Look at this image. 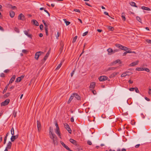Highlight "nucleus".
<instances>
[{
	"mask_svg": "<svg viewBox=\"0 0 151 151\" xmlns=\"http://www.w3.org/2000/svg\"><path fill=\"white\" fill-rule=\"evenodd\" d=\"M96 85V83L95 82H91L90 85L89 86V88H94Z\"/></svg>",
	"mask_w": 151,
	"mask_h": 151,
	"instance_id": "nucleus-17",
	"label": "nucleus"
},
{
	"mask_svg": "<svg viewBox=\"0 0 151 151\" xmlns=\"http://www.w3.org/2000/svg\"><path fill=\"white\" fill-rule=\"evenodd\" d=\"M78 37L77 36H75L73 38V41H72V43H74L75 42H76V39H77V38Z\"/></svg>",
	"mask_w": 151,
	"mask_h": 151,
	"instance_id": "nucleus-39",
	"label": "nucleus"
},
{
	"mask_svg": "<svg viewBox=\"0 0 151 151\" xmlns=\"http://www.w3.org/2000/svg\"><path fill=\"white\" fill-rule=\"evenodd\" d=\"M133 6H134L136 7H137V6L136 5L135 3L134 2H133Z\"/></svg>",
	"mask_w": 151,
	"mask_h": 151,
	"instance_id": "nucleus-60",
	"label": "nucleus"
},
{
	"mask_svg": "<svg viewBox=\"0 0 151 151\" xmlns=\"http://www.w3.org/2000/svg\"><path fill=\"white\" fill-rule=\"evenodd\" d=\"M63 20L64 21L66 26L68 25L70 23V22L67 21L66 19H63Z\"/></svg>",
	"mask_w": 151,
	"mask_h": 151,
	"instance_id": "nucleus-26",
	"label": "nucleus"
},
{
	"mask_svg": "<svg viewBox=\"0 0 151 151\" xmlns=\"http://www.w3.org/2000/svg\"><path fill=\"white\" fill-rule=\"evenodd\" d=\"M32 22L33 23V24L35 25L36 26H38L39 25V24L38 22L35 19H32Z\"/></svg>",
	"mask_w": 151,
	"mask_h": 151,
	"instance_id": "nucleus-13",
	"label": "nucleus"
},
{
	"mask_svg": "<svg viewBox=\"0 0 151 151\" xmlns=\"http://www.w3.org/2000/svg\"><path fill=\"white\" fill-rule=\"evenodd\" d=\"M124 15L125 14L123 12L122 14V19L123 21H125L126 20V18Z\"/></svg>",
	"mask_w": 151,
	"mask_h": 151,
	"instance_id": "nucleus-31",
	"label": "nucleus"
},
{
	"mask_svg": "<svg viewBox=\"0 0 151 151\" xmlns=\"http://www.w3.org/2000/svg\"><path fill=\"white\" fill-rule=\"evenodd\" d=\"M43 53V52L41 51H39V52H37L35 53V58L36 60H38L40 56L41 55V54Z\"/></svg>",
	"mask_w": 151,
	"mask_h": 151,
	"instance_id": "nucleus-7",
	"label": "nucleus"
},
{
	"mask_svg": "<svg viewBox=\"0 0 151 151\" xmlns=\"http://www.w3.org/2000/svg\"><path fill=\"white\" fill-rule=\"evenodd\" d=\"M119 73L118 72H114L110 76V78H113L114 77L116 76L117 74H118Z\"/></svg>",
	"mask_w": 151,
	"mask_h": 151,
	"instance_id": "nucleus-23",
	"label": "nucleus"
},
{
	"mask_svg": "<svg viewBox=\"0 0 151 151\" xmlns=\"http://www.w3.org/2000/svg\"><path fill=\"white\" fill-rule=\"evenodd\" d=\"M11 9H17V7L15 6H13L12 5V6H11Z\"/></svg>",
	"mask_w": 151,
	"mask_h": 151,
	"instance_id": "nucleus-55",
	"label": "nucleus"
},
{
	"mask_svg": "<svg viewBox=\"0 0 151 151\" xmlns=\"http://www.w3.org/2000/svg\"><path fill=\"white\" fill-rule=\"evenodd\" d=\"M9 15L11 18H13L15 15L14 12L12 11H10L9 12Z\"/></svg>",
	"mask_w": 151,
	"mask_h": 151,
	"instance_id": "nucleus-22",
	"label": "nucleus"
},
{
	"mask_svg": "<svg viewBox=\"0 0 151 151\" xmlns=\"http://www.w3.org/2000/svg\"><path fill=\"white\" fill-rule=\"evenodd\" d=\"M69 141L72 144L75 145L76 146H78V144L77 143V142L75 140L70 138V139Z\"/></svg>",
	"mask_w": 151,
	"mask_h": 151,
	"instance_id": "nucleus-11",
	"label": "nucleus"
},
{
	"mask_svg": "<svg viewBox=\"0 0 151 151\" xmlns=\"http://www.w3.org/2000/svg\"><path fill=\"white\" fill-rule=\"evenodd\" d=\"M143 68L138 67L136 68V70L138 71L143 70Z\"/></svg>",
	"mask_w": 151,
	"mask_h": 151,
	"instance_id": "nucleus-40",
	"label": "nucleus"
},
{
	"mask_svg": "<svg viewBox=\"0 0 151 151\" xmlns=\"http://www.w3.org/2000/svg\"><path fill=\"white\" fill-rule=\"evenodd\" d=\"M98 79L100 81H104L106 80H108L109 78L106 76H101L99 77Z\"/></svg>",
	"mask_w": 151,
	"mask_h": 151,
	"instance_id": "nucleus-2",
	"label": "nucleus"
},
{
	"mask_svg": "<svg viewBox=\"0 0 151 151\" xmlns=\"http://www.w3.org/2000/svg\"><path fill=\"white\" fill-rule=\"evenodd\" d=\"M53 129L51 127H49V133H50V132H53Z\"/></svg>",
	"mask_w": 151,
	"mask_h": 151,
	"instance_id": "nucleus-56",
	"label": "nucleus"
},
{
	"mask_svg": "<svg viewBox=\"0 0 151 151\" xmlns=\"http://www.w3.org/2000/svg\"><path fill=\"white\" fill-rule=\"evenodd\" d=\"M22 52L24 53H26L27 52V51L26 50H23Z\"/></svg>",
	"mask_w": 151,
	"mask_h": 151,
	"instance_id": "nucleus-61",
	"label": "nucleus"
},
{
	"mask_svg": "<svg viewBox=\"0 0 151 151\" xmlns=\"http://www.w3.org/2000/svg\"><path fill=\"white\" fill-rule=\"evenodd\" d=\"M49 55H48V53H46L44 57L43 60H42V63L43 64L44 62L45 61V60H47V58L48 57Z\"/></svg>",
	"mask_w": 151,
	"mask_h": 151,
	"instance_id": "nucleus-18",
	"label": "nucleus"
},
{
	"mask_svg": "<svg viewBox=\"0 0 151 151\" xmlns=\"http://www.w3.org/2000/svg\"><path fill=\"white\" fill-rule=\"evenodd\" d=\"M18 18L19 20H20L22 21H24L25 20V16L22 13H20L19 15Z\"/></svg>",
	"mask_w": 151,
	"mask_h": 151,
	"instance_id": "nucleus-6",
	"label": "nucleus"
},
{
	"mask_svg": "<svg viewBox=\"0 0 151 151\" xmlns=\"http://www.w3.org/2000/svg\"><path fill=\"white\" fill-rule=\"evenodd\" d=\"M1 77H5L4 74L3 73H2L1 75Z\"/></svg>",
	"mask_w": 151,
	"mask_h": 151,
	"instance_id": "nucleus-64",
	"label": "nucleus"
},
{
	"mask_svg": "<svg viewBox=\"0 0 151 151\" xmlns=\"http://www.w3.org/2000/svg\"><path fill=\"white\" fill-rule=\"evenodd\" d=\"M43 26L42 24H41L40 25V28L41 30H43Z\"/></svg>",
	"mask_w": 151,
	"mask_h": 151,
	"instance_id": "nucleus-54",
	"label": "nucleus"
},
{
	"mask_svg": "<svg viewBox=\"0 0 151 151\" xmlns=\"http://www.w3.org/2000/svg\"><path fill=\"white\" fill-rule=\"evenodd\" d=\"M17 113V112L16 111H14V113L13 114V116L14 118H15L16 116Z\"/></svg>",
	"mask_w": 151,
	"mask_h": 151,
	"instance_id": "nucleus-46",
	"label": "nucleus"
},
{
	"mask_svg": "<svg viewBox=\"0 0 151 151\" xmlns=\"http://www.w3.org/2000/svg\"><path fill=\"white\" fill-rule=\"evenodd\" d=\"M73 97L72 94V95L70 96L68 101V102H67L68 104H69L70 102L71 101H72V100L73 99Z\"/></svg>",
	"mask_w": 151,
	"mask_h": 151,
	"instance_id": "nucleus-29",
	"label": "nucleus"
},
{
	"mask_svg": "<svg viewBox=\"0 0 151 151\" xmlns=\"http://www.w3.org/2000/svg\"><path fill=\"white\" fill-rule=\"evenodd\" d=\"M12 143L11 142H9L7 145V147L6 148L8 149H10L11 148Z\"/></svg>",
	"mask_w": 151,
	"mask_h": 151,
	"instance_id": "nucleus-19",
	"label": "nucleus"
},
{
	"mask_svg": "<svg viewBox=\"0 0 151 151\" xmlns=\"http://www.w3.org/2000/svg\"><path fill=\"white\" fill-rule=\"evenodd\" d=\"M10 102V99H6L5 101L2 102L1 104V106H3L7 105H8Z\"/></svg>",
	"mask_w": 151,
	"mask_h": 151,
	"instance_id": "nucleus-3",
	"label": "nucleus"
},
{
	"mask_svg": "<svg viewBox=\"0 0 151 151\" xmlns=\"http://www.w3.org/2000/svg\"><path fill=\"white\" fill-rule=\"evenodd\" d=\"M21 79L20 78H19V77H18L17 78L16 80L15 81V82H19L21 81Z\"/></svg>",
	"mask_w": 151,
	"mask_h": 151,
	"instance_id": "nucleus-41",
	"label": "nucleus"
},
{
	"mask_svg": "<svg viewBox=\"0 0 151 151\" xmlns=\"http://www.w3.org/2000/svg\"><path fill=\"white\" fill-rule=\"evenodd\" d=\"M24 32L25 35L29 37L32 39V35L31 34H28L26 30H24Z\"/></svg>",
	"mask_w": 151,
	"mask_h": 151,
	"instance_id": "nucleus-16",
	"label": "nucleus"
},
{
	"mask_svg": "<svg viewBox=\"0 0 151 151\" xmlns=\"http://www.w3.org/2000/svg\"><path fill=\"white\" fill-rule=\"evenodd\" d=\"M132 74V73H129V74H126V73L125 72V73H122L121 75V76L122 77H125L127 76H129V75H131Z\"/></svg>",
	"mask_w": 151,
	"mask_h": 151,
	"instance_id": "nucleus-21",
	"label": "nucleus"
},
{
	"mask_svg": "<svg viewBox=\"0 0 151 151\" xmlns=\"http://www.w3.org/2000/svg\"><path fill=\"white\" fill-rule=\"evenodd\" d=\"M15 78L16 76L15 75H13L12 78L10 79L9 83L10 84L11 83H12V82H13L14 81V80L15 79Z\"/></svg>",
	"mask_w": 151,
	"mask_h": 151,
	"instance_id": "nucleus-14",
	"label": "nucleus"
},
{
	"mask_svg": "<svg viewBox=\"0 0 151 151\" xmlns=\"http://www.w3.org/2000/svg\"><path fill=\"white\" fill-rule=\"evenodd\" d=\"M136 18L137 20L139 22H140L141 23H142V22H141V19L140 18V17H136Z\"/></svg>",
	"mask_w": 151,
	"mask_h": 151,
	"instance_id": "nucleus-42",
	"label": "nucleus"
},
{
	"mask_svg": "<svg viewBox=\"0 0 151 151\" xmlns=\"http://www.w3.org/2000/svg\"><path fill=\"white\" fill-rule=\"evenodd\" d=\"M74 11L75 12H78L79 13L80 12V10L79 9H74Z\"/></svg>",
	"mask_w": 151,
	"mask_h": 151,
	"instance_id": "nucleus-59",
	"label": "nucleus"
},
{
	"mask_svg": "<svg viewBox=\"0 0 151 151\" xmlns=\"http://www.w3.org/2000/svg\"><path fill=\"white\" fill-rule=\"evenodd\" d=\"M45 31L46 33V35L47 36L48 35V29H47L46 28V29H45Z\"/></svg>",
	"mask_w": 151,
	"mask_h": 151,
	"instance_id": "nucleus-50",
	"label": "nucleus"
},
{
	"mask_svg": "<svg viewBox=\"0 0 151 151\" xmlns=\"http://www.w3.org/2000/svg\"><path fill=\"white\" fill-rule=\"evenodd\" d=\"M42 22H43L45 26V29H46V28L47 29H48V25L45 22V21L44 20H42Z\"/></svg>",
	"mask_w": 151,
	"mask_h": 151,
	"instance_id": "nucleus-32",
	"label": "nucleus"
},
{
	"mask_svg": "<svg viewBox=\"0 0 151 151\" xmlns=\"http://www.w3.org/2000/svg\"><path fill=\"white\" fill-rule=\"evenodd\" d=\"M141 8L143 10H145L147 11H150L151 10L150 9V8L145 6H142Z\"/></svg>",
	"mask_w": 151,
	"mask_h": 151,
	"instance_id": "nucleus-25",
	"label": "nucleus"
},
{
	"mask_svg": "<svg viewBox=\"0 0 151 151\" xmlns=\"http://www.w3.org/2000/svg\"><path fill=\"white\" fill-rule=\"evenodd\" d=\"M56 131H55V133H56L58 134V136L61 138L60 136V132L59 130V128H56Z\"/></svg>",
	"mask_w": 151,
	"mask_h": 151,
	"instance_id": "nucleus-15",
	"label": "nucleus"
},
{
	"mask_svg": "<svg viewBox=\"0 0 151 151\" xmlns=\"http://www.w3.org/2000/svg\"><path fill=\"white\" fill-rule=\"evenodd\" d=\"M108 29L110 31H113L114 30V28L112 27L109 26H108Z\"/></svg>",
	"mask_w": 151,
	"mask_h": 151,
	"instance_id": "nucleus-38",
	"label": "nucleus"
},
{
	"mask_svg": "<svg viewBox=\"0 0 151 151\" xmlns=\"http://www.w3.org/2000/svg\"><path fill=\"white\" fill-rule=\"evenodd\" d=\"M11 6H12V5L10 4H6L5 5V7L7 8L11 9Z\"/></svg>",
	"mask_w": 151,
	"mask_h": 151,
	"instance_id": "nucleus-44",
	"label": "nucleus"
},
{
	"mask_svg": "<svg viewBox=\"0 0 151 151\" xmlns=\"http://www.w3.org/2000/svg\"><path fill=\"white\" fill-rule=\"evenodd\" d=\"M49 134L50 137H53H53H56L55 134L54 133H53V132H50V133H49Z\"/></svg>",
	"mask_w": 151,
	"mask_h": 151,
	"instance_id": "nucleus-28",
	"label": "nucleus"
},
{
	"mask_svg": "<svg viewBox=\"0 0 151 151\" xmlns=\"http://www.w3.org/2000/svg\"><path fill=\"white\" fill-rule=\"evenodd\" d=\"M135 91L136 93H139V91L138 90V88L137 87H136L135 88Z\"/></svg>",
	"mask_w": 151,
	"mask_h": 151,
	"instance_id": "nucleus-58",
	"label": "nucleus"
},
{
	"mask_svg": "<svg viewBox=\"0 0 151 151\" xmlns=\"http://www.w3.org/2000/svg\"><path fill=\"white\" fill-rule=\"evenodd\" d=\"M73 98L74 97L78 100H80L81 99V97L78 93H74L72 94Z\"/></svg>",
	"mask_w": 151,
	"mask_h": 151,
	"instance_id": "nucleus-5",
	"label": "nucleus"
},
{
	"mask_svg": "<svg viewBox=\"0 0 151 151\" xmlns=\"http://www.w3.org/2000/svg\"><path fill=\"white\" fill-rule=\"evenodd\" d=\"M9 84L8 83L5 86L3 92V93H5L6 92V91L7 90V88H8L9 87Z\"/></svg>",
	"mask_w": 151,
	"mask_h": 151,
	"instance_id": "nucleus-24",
	"label": "nucleus"
},
{
	"mask_svg": "<svg viewBox=\"0 0 151 151\" xmlns=\"http://www.w3.org/2000/svg\"><path fill=\"white\" fill-rule=\"evenodd\" d=\"M14 87V86H12L11 87H10L8 89V90L9 91H11V90L13 89Z\"/></svg>",
	"mask_w": 151,
	"mask_h": 151,
	"instance_id": "nucleus-48",
	"label": "nucleus"
},
{
	"mask_svg": "<svg viewBox=\"0 0 151 151\" xmlns=\"http://www.w3.org/2000/svg\"><path fill=\"white\" fill-rule=\"evenodd\" d=\"M125 48H124V49H123V50H124V51H128V50H129V48H128L125 47Z\"/></svg>",
	"mask_w": 151,
	"mask_h": 151,
	"instance_id": "nucleus-51",
	"label": "nucleus"
},
{
	"mask_svg": "<svg viewBox=\"0 0 151 151\" xmlns=\"http://www.w3.org/2000/svg\"><path fill=\"white\" fill-rule=\"evenodd\" d=\"M76 70V69H74V70H73V72L71 73V76L72 77L73 74H74Z\"/></svg>",
	"mask_w": 151,
	"mask_h": 151,
	"instance_id": "nucleus-53",
	"label": "nucleus"
},
{
	"mask_svg": "<svg viewBox=\"0 0 151 151\" xmlns=\"http://www.w3.org/2000/svg\"><path fill=\"white\" fill-rule=\"evenodd\" d=\"M117 67H110L108 68L107 70V71H109L110 70H114L116 69L117 68Z\"/></svg>",
	"mask_w": 151,
	"mask_h": 151,
	"instance_id": "nucleus-30",
	"label": "nucleus"
},
{
	"mask_svg": "<svg viewBox=\"0 0 151 151\" xmlns=\"http://www.w3.org/2000/svg\"><path fill=\"white\" fill-rule=\"evenodd\" d=\"M143 69H144L143 70H145L148 72H150V70L147 68H143Z\"/></svg>",
	"mask_w": 151,
	"mask_h": 151,
	"instance_id": "nucleus-45",
	"label": "nucleus"
},
{
	"mask_svg": "<svg viewBox=\"0 0 151 151\" xmlns=\"http://www.w3.org/2000/svg\"><path fill=\"white\" fill-rule=\"evenodd\" d=\"M60 45L61 47L59 50L60 54H61L63 50V46H64L63 42L62 41H61L60 42Z\"/></svg>",
	"mask_w": 151,
	"mask_h": 151,
	"instance_id": "nucleus-10",
	"label": "nucleus"
},
{
	"mask_svg": "<svg viewBox=\"0 0 151 151\" xmlns=\"http://www.w3.org/2000/svg\"><path fill=\"white\" fill-rule=\"evenodd\" d=\"M92 92L94 95H95L96 94V91L95 90H93L92 91Z\"/></svg>",
	"mask_w": 151,
	"mask_h": 151,
	"instance_id": "nucleus-63",
	"label": "nucleus"
},
{
	"mask_svg": "<svg viewBox=\"0 0 151 151\" xmlns=\"http://www.w3.org/2000/svg\"><path fill=\"white\" fill-rule=\"evenodd\" d=\"M10 93L9 92L7 93L4 94V98H6L7 97H9V96Z\"/></svg>",
	"mask_w": 151,
	"mask_h": 151,
	"instance_id": "nucleus-36",
	"label": "nucleus"
},
{
	"mask_svg": "<svg viewBox=\"0 0 151 151\" xmlns=\"http://www.w3.org/2000/svg\"><path fill=\"white\" fill-rule=\"evenodd\" d=\"M132 53V52L131 51H130V50H128V51H126L125 52H124L123 54V56H124L126 55L127 53Z\"/></svg>",
	"mask_w": 151,
	"mask_h": 151,
	"instance_id": "nucleus-35",
	"label": "nucleus"
},
{
	"mask_svg": "<svg viewBox=\"0 0 151 151\" xmlns=\"http://www.w3.org/2000/svg\"><path fill=\"white\" fill-rule=\"evenodd\" d=\"M87 144L89 145H92V143L90 141L88 140L87 141Z\"/></svg>",
	"mask_w": 151,
	"mask_h": 151,
	"instance_id": "nucleus-62",
	"label": "nucleus"
},
{
	"mask_svg": "<svg viewBox=\"0 0 151 151\" xmlns=\"http://www.w3.org/2000/svg\"><path fill=\"white\" fill-rule=\"evenodd\" d=\"M55 125L56 127V128H59V127H58V124L57 123V121H55Z\"/></svg>",
	"mask_w": 151,
	"mask_h": 151,
	"instance_id": "nucleus-49",
	"label": "nucleus"
},
{
	"mask_svg": "<svg viewBox=\"0 0 151 151\" xmlns=\"http://www.w3.org/2000/svg\"><path fill=\"white\" fill-rule=\"evenodd\" d=\"M119 51V50L118 49H116L113 50V54L116 52H118Z\"/></svg>",
	"mask_w": 151,
	"mask_h": 151,
	"instance_id": "nucleus-47",
	"label": "nucleus"
},
{
	"mask_svg": "<svg viewBox=\"0 0 151 151\" xmlns=\"http://www.w3.org/2000/svg\"><path fill=\"white\" fill-rule=\"evenodd\" d=\"M113 63H114V64H116L117 63H119L121 64L122 63V62L119 59H117V60H115V61L113 62Z\"/></svg>",
	"mask_w": 151,
	"mask_h": 151,
	"instance_id": "nucleus-27",
	"label": "nucleus"
},
{
	"mask_svg": "<svg viewBox=\"0 0 151 151\" xmlns=\"http://www.w3.org/2000/svg\"><path fill=\"white\" fill-rule=\"evenodd\" d=\"M15 139H16V138H15V136H14V135H12L11 138V142H14Z\"/></svg>",
	"mask_w": 151,
	"mask_h": 151,
	"instance_id": "nucleus-34",
	"label": "nucleus"
},
{
	"mask_svg": "<svg viewBox=\"0 0 151 151\" xmlns=\"http://www.w3.org/2000/svg\"><path fill=\"white\" fill-rule=\"evenodd\" d=\"M62 62H61L60 64H59V65H58L57 67L55 69V70H57L59 69L61 67V65H62Z\"/></svg>",
	"mask_w": 151,
	"mask_h": 151,
	"instance_id": "nucleus-33",
	"label": "nucleus"
},
{
	"mask_svg": "<svg viewBox=\"0 0 151 151\" xmlns=\"http://www.w3.org/2000/svg\"><path fill=\"white\" fill-rule=\"evenodd\" d=\"M37 127L38 131L39 132H40L41 129V126L40 121L38 120L37 121Z\"/></svg>",
	"mask_w": 151,
	"mask_h": 151,
	"instance_id": "nucleus-8",
	"label": "nucleus"
},
{
	"mask_svg": "<svg viewBox=\"0 0 151 151\" xmlns=\"http://www.w3.org/2000/svg\"><path fill=\"white\" fill-rule=\"evenodd\" d=\"M146 41L148 44H151V40H146Z\"/></svg>",
	"mask_w": 151,
	"mask_h": 151,
	"instance_id": "nucleus-52",
	"label": "nucleus"
},
{
	"mask_svg": "<svg viewBox=\"0 0 151 151\" xmlns=\"http://www.w3.org/2000/svg\"><path fill=\"white\" fill-rule=\"evenodd\" d=\"M11 133L12 135H14V130L13 127H12L11 130Z\"/></svg>",
	"mask_w": 151,
	"mask_h": 151,
	"instance_id": "nucleus-43",
	"label": "nucleus"
},
{
	"mask_svg": "<svg viewBox=\"0 0 151 151\" xmlns=\"http://www.w3.org/2000/svg\"><path fill=\"white\" fill-rule=\"evenodd\" d=\"M50 138L52 140V142L54 145H58V142L57 141V137H50Z\"/></svg>",
	"mask_w": 151,
	"mask_h": 151,
	"instance_id": "nucleus-1",
	"label": "nucleus"
},
{
	"mask_svg": "<svg viewBox=\"0 0 151 151\" xmlns=\"http://www.w3.org/2000/svg\"><path fill=\"white\" fill-rule=\"evenodd\" d=\"M60 142L61 144V145L66 150H68L69 151H73L71 150L66 145H65L64 142H63L62 141H60Z\"/></svg>",
	"mask_w": 151,
	"mask_h": 151,
	"instance_id": "nucleus-9",
	"label": "nucleus"
},
{
	"mask_svg": "<svg viewBox=\"0 0 151 151\" xmlns=\"http://www.w3.org/2000/svg\"><path fill=\"white\" fill-rule=\"evenodd\" d=\"M107 51L108 52L109 55H111L113 54V50L110 48L108 49L107 50Z\"/></svg>",
	"mask_w": 151,
	"mask_h": 151,
	"instance_id": "nucleus-20",
	"label": "nucleus"
},
{
	"mask_svg": "<svg viewBox=\"0 0 151 151\" xmlns=\"http://www.w3.org/2000/svg\"><path fill=\"white\" fill-rule=\"evenodd\" d=\"M115 46L123 50L124 48H126L125 47L122 46L120 44H116Z\"/></svg>",
	"mask_w": 151,
	"mask_h": 151,
	"instance_id": "nucleus-12",
	"label": "nucleus"
},
{
	"mask_svg": "<svg viewBox=\"0 0 151 151\" xmlns=\"http://www.w3.org/2000/svg\"><path fill=\"white\" fill-rule=\"evenodd\" d=\"M64 127L68 131L69 133L71 134L72 130L68 124L65 123L64 124Z\"/></svg>",
	"mask_w": 151,
	"mask_h": 151,
	"instance_id": "nucleus-4",
	"label": "nucleus"
},
{
	"mask_svg": "<svg viewBox=\"0 0 151 151\" xmlns=\"http://www.w3.org/2000/svg\"><path fill=\"white\" fill-rule=\"evenodd\" d=\"M139 62V60H138L136 61V62H133V63H132L133 66H134L136 65H137L138 64Z\"/></svg>",
	"mask_w": 151,
	"mask_h": 151,
	"instance_id": "nucleus-37",
	"label": "nucleus"
},
{
	"mask_svg": "<svg viewBox=\"0 0 151 151\" xmlns=\"http://www.w3.org/2000/svg\"><path fill=\"white\" fill-rule=\"evenodd\" d=\"M88 31L84 32L83 34V36H84L86 35L88 33Z\"/></svg>",
	"mask_w": 151,
	"mask_h": 151,
	"instance_id": "nucleus-57",
	"label": "nucleus"
}]
</instances>
